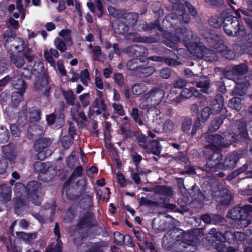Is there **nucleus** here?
<instances>
[{"mask_svg":"<svg viewBox=\"0 0 252 252\" xmlns=\"http://www.w3.org/2000/svg\"><path fill=\"white\" fill-rule=\"evenodd\" d=\"M176 33L180 34L181 37L174 35L171 33H165L164 37L165 39L163 42L167 46L174 48L176 44L179 42L180 38H182L185 41L186 45L189 52L192 54H195L198 58L204 57L206 60L214 62L218 60L217 53H220L226 59H234L235 55L234 53L228 49L224 45L222 44L219 37L215 34L214 31L209 33V36H206L207 41L210 44L212 49L206 48H201V47L195 45L194 48L187 42L192 37V32L184 28L175 29Z\"/></svg>","mask_w":252,"mask_h":252,"instance_id":"obj_1","label":"nucleus"},{"mask_svg":"<svg viewBox=\"0 0 252 252\" xmlns=\"http://www.w3.org/2000/svg\"><path fill=\"white\" fill-rule=\"evenodd\" d=\"M235 129V132L225 131L222 136L219 134H211L206 137L208 145L206 146V150L212 149L211 151L218 149L220 147H226L237 140L246 139L248 137V133L245 124L241 121L236 122L234 126H231L232 129Z\"/></svg>","mask_w":252,"mask_h":252,"instance_id":"obj_2","label":"nucleus"},{"mask_svg":"<svg viewBox=\"0 0 252 252\" xmlns=\"http://www.w3.org/2000/svg\"><path fill=\"white\" fill-rule=\"evenodd\" d=\"M247 71V65L243 63L233 66L231 70L225 72L226 77L233 80L236 84V86L232 92L233 94L243 95L245 94L250 84L246 78L243 79L241 76L246 73Z\"/></svg>","mask_w":252,"mask_h":252,"instance_id":"obj_3","label":"nucleus"},{"mask_svg":"<svg viewBox=\"0 0 252 252\" xmlns=\"http://www.w3.org/2000/svg\"><path fill=\"white\" fill-rule=\"evenodd\" d=\"M252 205H246L243 207H236L230 210L227 217L236 220L238 227H246L252 220Z\"/></svg>","mask_w":252,"mask_h":252,"instance_id":"obj_4","label":"nucleus"},{"mask_svg":"<svg viewBox=\"0 0 252 252\" xmlns=\"http://www.w3.org/2000/svg\"><path fill=\"white\" fill-rule=\"evenodd\" d=\"M31 72L37 78L34 84L35 89L43 91L45 95H47L50 87L48 85V76L43 63L39 61L35 63L31 70Z\"/></svg>","mask_w":252,"mask_h":252,"instance_id":"obj_5","label":"nucleus"},{"mask_svg":"<svg viewBox=\"0 0 252 252\" xmlns=\"http://www.w3.org/2000/svg\"><path fill=\"white\" fill-rule=\"evenodd\" d=\"M223 29L225 32L230 36H237L240 34L244 36L245 32L243 31L244 28L241 25L237 18L229 15L225 17L223 21Z\"/></svg>","mask_w":252,"mask_h":252,"instance_id":"obj_6","label":"nucleus"},{"mask_svg":"<svg viewBox=\"0 0 252 252\" xmlns=\"http://www.w3.org/2000/svg\"><path fill=\"white\" fill-rule=\"evenodd\" d=\"M204 155L208 158V160L206 164V170L207 172H213L218 169H223V164L220 162L222 159L221 153L219 152H209L204 151Z\"/></svg>","mask_w":252,"mask_h":252,"instance_id":"obj_7","label":"nucleus"},{"mask_svg":"<svg viewBox=\"0 0 252 252\" xmlns=\"http://www.w3.org/2000/svg\"><path fill=\"white\" fill-rule=\"evenodd\" d=\"M26 189L32 202L36 205H39L43 193V189L40 184L37 181H32L28 183Z\"/></svg>","mask_w":252,"mask_h":252,"instance_id":"obj_8","label":"nucleus"},{"mask_svg":"<svg viewBox=\"0 0 252 252\" xmlns=\"http://www.w3.org/2000/svg\"><path fill=\"white\" fill-rule=\"evenodd\" d=\"M185 7L183 4H179V8L176 9L175 14H172L171 15L166 17V21L171 23L172 27L173 25H176L180 21V18L179 16H182L183 21L188 23L190 21V18L188 14L184 12Z\"/></svg>","mask_w":252,"mask_h":252,"instance_id":"obj_9","label":"nucleus"},{"mask_svg":"<svg viewBox=\"0 0 252 252\" xmlns=\"http://www.w3.org/2000/svg\"><path fill=\"white\" fill-rule=\"evenodd\" d=\"M5 47L12 52H21L25 48L24 41L20 37H8L5 44Z\"/></svg>","mask_w":252,"mask_h":252,"instance_id":"obj_10","label":"nucleus"},{"mask_svg":"<svg viewBox=\"0 0 252 252\" xmlns=\"http://www.w3.org/2000/svg\"><path fill=\"white\" fill-rule=\"evenodd\" d=\"M12 84L15 89L20 91L19 92H16L12 93L11 96L12 99L13 101H20L24 92L26 88L25 83L21 79H16V78H14Z\"/></svg>","mask_w":252,"mask_h":252,"instance_id":"obj_11","label":"nucleus"},{"mask_svg":"<svg viewBox=\"0 0 252 252\" xmlns=\"http://www.w3.org/2000/svg\"><path fill=\"white\" fill-rule=\"evenodd\" d=\"M125 52L129 56L135 57L146 56L148 54L146 48L138 45L129 46L125 50Z\"/></svg>","mask_w":252,"mask_h":252,"instance_id":"obj_12","label":"nucleus"},{"mask_svg":"<svg viewBox=\"0 0 252 252\" xmlns=\"http://www.w3.org/2000/svg\"><path fill=\"white\" fill-rule=\"evenodd\" d=\"M239 156L237 153L233 152L227 155L223 164V168L230 169L236 167Z\"/></svg>","mask_w":252,"mask_h":252,"instance_id":"obj_13","label":"nucleus"},{"mask_svg":"<svg viewBox=\"0 0 252 252\" xmlns=\"http://www.w3.org/2000/svg\"><path fill=\"white\" fill-rule=\"evenodd\" d=\"M51 144V141L47 138H41L35 142L34 147V149L38 152V157L39 158L43 154L42 150L48 147Z\"/></svg>","mask_w":252,"mask_h":252,"instance_id":"obj_14","label":"nucleus"},{"mask_svg":"<svg viewBox=\"0 0 252 252\" xmlns=\"http://www.w3.org/2000/svg\"><path fill=\"white\" fill-rule=\"evenodd\" d=\"M148 65L147 61H143V63L139 66V68L137 72H139V75L140 77H147L152 74L155 70V69L151 66H146Z\"/></svg>","mask_w":252,"mask_h":252,"instance_id":"obj_15","label":"nucleus"},{"mask_svg":"<svg viewBox=\"0 0 252 252\" xmlns=\"http://www.w3.org/2000/svg\"><path fill=\"white\" fill-rule=\"evenodd\" d=\"M0 200L6 203L10 200L11 198V190L10 187L6 185L0 186Z\"/></svg>","mask_w":252,"mask_h":252,"instance_id":"obj_16","label":"nucleus"},{"mask_svg":"<svg viewBox=\"0 0 252 252\" xmlns=\"http://www.w3.org/2000/svg\"><path fill=\"white\" fill-rule=\"evenodd\" d=\"M224 104L223 98L220 95H216L214 100L212 101V111L214 113H219L222 109Z\"/></svg>","mask_w":252,"mask_h":252,"instance_id":"obj_17","label":"nucleus"},{"mask_svg":"<svg viewBox=\"0 0 252 252\" xmlns=\"http://www.w3.org/2000/svg\"><path fill=\"white\" fill-rule=\"evenodd\" d=\"M127 25L122 18L117 22V24L113 26L114 32L118 34H125L128 30Z\"/></svg>","mask_w":252,"mask_h":252,"instance_id":"obj_18","label":"nucleus"},{"mask_svg":"<svg viewBox=\"0 0 252 252\" xmlns=\"http://www.w3.org/2000/svg\"><path fill=\"white\" fill-rule=\"evenodd\" d=\"M127 40H131L135 42H152L153 40L148 38L142 37L137 33H129L126 36Z\"/></svg>","mask_w":252,"mask_h":252,"instance_id":"obj_19","label":"nucleus"},{"mask_svg":"<svg viewBox=\"0 0 252 252\" xmlns=\"http://www.w3.org/2000/svg\"><path fill=\"white\" fill-rule=\"evenodd\" d=\"M18 238L23 240L26 243H29L35 240L37 237L36 233H26L24 232H16Z\"/></svg>","mask_w":252,"mask_h":252,"instance_id":"obj_20","label":"nucleus"},{"mask_svg":"<svg viewBox=\"0 0 252 252\" xmlns=\"http://www.w3.org/2000/svg\"><path fill=\"white\" fill-rule=\"evenodd\" d=\"M121 18L128 26L130 27L136 23L138 19V14L135 13H126L124 15V17Z\"/></svg>","mask_w":252,"mask_h":252,"instance_id":"obj_21","label":"nucleus"},{"mask_svg":"<svg viewBox=\"0 0 252 252\" xmlns=\"http://www.w3.org/2000/svg\"><path fill=\"white\" fill-rule=\"evenodd\" d=\"M2 151L5 156L9 160H13L16 157L14 147L12 145H7L3 146Z\"/></svg>","mask_w":252,"mask_h":252,"instance_id":"obj_22","label":"nucleus"},{"mask_svg":"<svg viewBox=\"0 0 252 252\" xmlns=\"http://www.w3.org/2000/svg\"><path fill=\"white\" fill-rule=\"evenodd\" d=\"M177 244H179L178 249L180 252H189V251L193 252L195 249L192 246L193 243L191 241H189L188 243L183 241L177 242Z\"/></svg>","mask_w":252,"mask_h":252,"instance_id":"obj_23","label":"nucleus"},{"mask_svg":"<svg viewBox=\"0 0 252 252\" xmlns=\"http://www.w3.org/2000/svg\"><path fill=\"white\" fill-rule=\"evenodd\" d=\"M94 105V108L96 109L95 112L97 114H101L106 109V106L104 104V100L100 96L95 100Z\"/></svg>","mask_w":252,"mask_h":252,"instance_id":"obj_24","label":"nucleus"},{"mask_svg":"<svg viewBox=\"0 0 252 252\" xmlns=\"http://www.w3.org/2000/svg\"><path fill=\"white\" fill-rule=\"evenodd\" d=\"M210 81L206 76L200 78L199 82L197 83V87L200 88V91L203 93H207L209 87Z\"/></svg>","mask_w":252,"mask_h":252,"instance_id":"obj_25","label":"nucleus"},{"mask_svg":"<svg viewBox=\"0 0 252 252\" xmlns=\"http://www.w3.org/2000/svg\"><path fill=\"white\" fill-rule=\"evenodd\" d=\"M182 97L186 98H190L193 95L195 96H199V94L196 91V89L193 87H190L189 89H184L181 93Z\"/></svg>","mask_w":252,"mask_h":252,"instance_id":"obj_26","label":"nucleus"},{"mask_svg":"<svg viewBox=\"0 0 252 252\" xmlns=\"http://www.w3.org/2000/svg\"><path fill=\"white\" fill-rule=\"evenodd\" d=\"M143 63V61L140 59H134L129 61L126 63L127 68L131 70H136L137 71L139 66Z\"/></svg>","mask_w":252,"mask_h":252,"instance_id":"obj_27","label":"nucleus"},{"mask_svg":"<svg viewBox=\"0 0 252 252\" xmlns=\"http://www.w3.org/2000/svg\"><path fill=\"white\" fill-rule=\"evenodd\" d=\"M30 120L31 123H36L40 119V112L38 109L32 108L30 110Z\"/></svg>","mask_w":252,"mask_h":252,"instance_id":"obj_28","label":"nucleus"},{"mask_svg":"<svg viewBox=\"0 0 252 252\" xmlns=\"http://www.w3.org/2000/svg\"><path fill=\"white\" fill-rule=\"evenodd\" d=\"M147 90V87L144 83H138L134 85L132 88L133 93L136 95H140Z\"/></svg>","mask_w":252,"mask_h":252,"instance_id":"obj_29","label":"nucleus"},{"mask_svg":"<svg viewBox=\"0 0 252 252\" xmlns=\"http://www.w3.org/2000/svg\"><path fill=\"white\" fill-rule=\"evenodd\" d=\"M59 35L63 38L67 45L71 46L72 45L73 42L69 30H63L59 32Z\"/></svg>","mask_w":252,"mask_h":252,"instance_id":"obj_30","label":"nucleus"},{"mask_svg":"<svg viewBox=\"0 0 252 252\" xmlns=\"http://www.w3.org/2000/svg\"><path fill=\"white\" fill-rule=\"evenodd\" d=\"M139 145L146 149L147 151L149 153H153L157 155L158 153V142L154 140L151 144V147H147L146 145L140 142Z\"/></svg>","mask_w":252,"mask_h":252,"instance_id":"obj_31","label":"nucleus"},{"mask_svg":"<svg viewBox=\"0 0 252 252\" xmlns=\"http://www.w3.org/2000/svg\"><path fill=\"white\" fill-rule=\"evenodd\" d=\"M48 167V165L46 163H42L41 161L35 162L33 164V167L35 171L42 174H47V169L45 168Z\"/></svg>","mask_w":252,"mask_h":252,"instance_id":"obj_32","label":"nucleus"},{"mask_svg":"<svg viewBox=\"0 0 252 252\" xmlns=\"http://www.w3.org/2000/svg\"><path fill=\"white\" fill-rule=\"evenodd\" d=\"M138 202L141 205L152 206L156 203L155 198H152V196L150 194L147 197H141L139 199Z\"/></svg>","mask_w":252,"mask_h":252,"instance_id":"obj_33","label":"nucleus"},{"mask_svg":"<svg viewBox=\"0 0 252 252\" xmlns=\"http://www.w3.org/2000/svg\"><path fill=\"white\" fill-rule=\"evenodd\" d=\"M241 99L239 97H234L229 102V106L233 109L238 111L241 108Z\"/></svg>","mask_w":252,"mask_h":252,"instance_id":"obj_34","label":"nucleus"},{"mask_svg":"<svg viewBox=\"0 0 252 252\" xmlns=\"http://www.w3.org/2000/svg\"><path fill=\"white\" fill-rule=\"evenodd\" d=\"M224 19L217 16L212 17L209 21V25L215 28L220 27L223 23Z\"/></svg>","mask_w":252,"mask_h":252,"instance_id":"obj_35","label":"nucleus"},{"mask_svg":"<svg viewBox=\"0 0 252 252\" xmlns=\"http://www.w3.org/2000/svg\"><path fill=\"white\" fill-rule=\"evenodd\" d=\"M64 97L68 104L73 105L75 101V95L73 92L70 90H67L63 92Z\"/></svg>","mask_w":252,"mask_h":252,"instance_id":"obj_36","label":"nucleus"},{"mask_svg":"<svg viewBox=\"0 0 252 252\" xmlns=\"http://www.w3.org/2000/svg\"><path fill=\"white\" fill-rule=\"evenodd\" d=\"M223 122L222 119L220 118H217L213 120L209 126V130L215 131L218 130Z\"/></svg>","mask_w":252,"mask_h":252,"instance_id":"obj_37","label":"nucleus"},{"mask_svg":"<svg viewBox=\"0 0 252 252\" xmlns=\"http://www.w3.org/2000/svg\"><path fill=\"white\" fill-rule=\"evenodd\" d=\"M80 79L84 85H88V82L90 80V76L87 69H85L81 71L80 73Z\"/></svg>","mask_w":252,"mask_h":252,"instance_id":"obj_38","label":"nucleus"},{"mask_svg":"<svg viewBox=\"0 0 252 252\" xmlns=\"http://www.w3.org/2000/svg\"><path fill=\"white\" fill-rule=\"evenodd\" d=\"M54 44L57 49L61 52H64L66 49V45L63 41L60 38H56L54 41Z\"/></svg>","mask_w":252,"mask_h":252,"instance_id":"obj_39","label":"nucleus"},{"mask_svg":"<svg viewBox=\"0 0 252 252\" xmlns=\"http://www.w3.org/2000/svg\"><path fill=\"white\" fill-rule=\"evenodd\" d=\"M112 107L114 109V113L120 116H123L125 115V111L124 108L122 105L117 103H113Z\"/></svg>","mask_w":252,"mask_h":252,"instance_id":"obj_40","label":"nucleus"},{"mask_svg":"<svg viewBox=\"0 0 252 252\" xmlns=\"http://www.w3.org/2000/svg\"><path fill=\"white\" fill-rule=\"evenodd\" d=\"M192 124L191 119L187 118L183 122L182 124V129L184 132H188L189 131Z\"/></svg>","mask_w":252,"mask_h":252,"instance_id":"obj_41","label":"nucleus"},{"mask_svg":"<svg viewBox=\"0 0 252 252\" xmlns=\"http://www.w3.org/2000/svg\"><path fill=\"white\" fill-rule=\"evenodd\" d=\"M212 113V110L209 107H205L201 112V119L202 122H205Z\"/></svg>","mask_w":252,"mask_h":252,"instance_id":"obj_42","label":"nucleus"},{"mask_svg":"<svg viewBox=\"0 0 252 252\" xmlns=\"http://www.w3.org/2000/svg\"><path fill=\"white\" fill-rule=\"evenodd\" d=\"M161 194L166 196L173 194V190L170 187L161 186L158 187V194Z\"/></svg>","mask_w":252,"mask_h":252,"instance_id":"obj_43","label":"nucleus"},{"mask_svg":"<svg viewBox=\"0 0 252 252\" xmlns=\"http://www.w3.org/2000/svg\"><path fill=\"white\" fill-rule=\"evenodd\" d=\"M223 193L225 194L224 196H221L220 201L221 202L222 204L224 205H228L230 203L231 200L232 199V195L230 193H229L227 190H224Z\"/></svg>","mask_w":252,"mask_h":252,"instance_id":"obj_44","label":"nucleus"},{"mask_svg":"<svg viewBox=\"0 0 252 252\" xmlns=\"http://www.w3.org/2000/svg\"><path fill=\"white\" fill-rule=\"evenodd\" d=\"M44 56L46 60L50 63V65L53 67L55 66V61L53 59L50 51L45 50L44 51Z\"/></svg>","mask_w":252,"mask_h":252,"instance_id":"obj_45","label":"nucleus"},{"mask_svg":"<svg viewBox=\"0 0 252 252\" xmlns=\"http://www.w3.org/2000/svg\"><path fill=\"white\" fill-rule=\"evenodd\" d=\"M130 115L136 123L139 126L142 125V121L139 119L138 110L137 108H132Z\"/></svg>","mask_w":252,"mask_h":252,"instance_id":"obj_46","label":"nucleus"},{"mask_svg":"<svg viewBox=\"0 0 252 252\" xmlns=\"http://www.w3.org/2000/svg\"><path fill=\"white\" fill-rule=\"evenodd\" d=\"M234 233H232L230 231H226L223 235H222V241H228L229 243L234 242Z\"/></svg>","mask_w":252,"mask_h":252,"instance_id":"obj_47","label":"nucleus"},{"mask_svg":"<svg viewBox=\"0 0 252 252\" xmlns=\"http://www.w3.org/2000/svg\"><path fill=\"white\" fill-rule=\"evenodd\" d=\"M89 93H85L79 96V99L84 106H87L89 104Z\"/></svg>","mask_w":252,"mask_h":252,"instance_id":"obj_48","label":"nucleus"},{"mask_svg":"<svg viewBox=\"0 0 252 252\" xmlns=\"http://www.w3.org/2000/svg\"><path fill=\"white\" fill-rule=\"evenodd\" d=\"M115 242L118 245H123L124 243L125 236L118 232L114 233Z\"/></svg>","mask_w":252,"mask_h":252,"instance_id":"obj_49","label":"nucleus"},{"mask_svg":"<svg viewBox=\"0 0 252 252\" xmlns=\"http://www.w3.org/2000/svg\"><path fill=\"white\" fill-rule=\"evenodd\" d=\"M174 128V124L173 122L170 120H167L164 123L163 129L165 132L172 131Z\"/></svg>","mask_w":252,"mask_h":252,"instance_id":"obj_50","label":"nucleus"},{"mask_svg":"<svg viewBox=\"0 0 252 252\" xmlns=\"http://www.w3.org/2000/svg\"><path fill=\"white\" fill-rule=\"evenodd\" d=\"M12 62L18 67H21L24 64V59L23 57L16 56L11 57Z\"/></svg>","mask_w":252,"mask_h":252,"instance_id":"obj_51","label":"nucleus"},{"mask_svg":"<svg viewBox=\"0 0 252 252\" xmlns=\"http://www.w3.org/2000/svg\"><path fill=\"white\" fill-rule=\"evenodd\" d=\"M248 168V166L246 164L244 165L242 167L239 168L238 170H236L234 171H233L232 174L228 177L229 179L230 180H231L233 178H234L235 176L238 175L240 173H243V172L245 171Z\"/></svg>","mask_w":252,"mask_h":252,"instance_id":"obj_52","label":"nucleus"},{"mask_svg":"<svg viewBox=\"0 0 252 252\" xmlns=\"http://www.w3.org/2000/svg\"><path fill=\"white\" fill-rule=\"evenodd\" d=\"M129 120L127 117H125L123 119V124L120 126V131L124 133L129 127Z\"/></svg>","mask_w":252,"mask_h":252,"instance_id":"obj_53","label":"nucleus"},{"mask_svg":"<svg viewBox=\"0 0 252 252\" xmlns=\"http://www.w3.org/2000/svg\"><path fill=\"white\" fill-rule=\"evenodd\" d=\"M209 233L213 235L215 238H216L219 241H222V234L221 232L217 231L216 229L215 228H212Z\"/></svg>","mask_w":252,"mask_h":252,"instance_id":"obj_54","label":"nucleus"},{"mask_svg":"<svg viewBox=\"0 0 252 252\" xmlns=\"http://www.w3.org/2000/svg\"><path fill=\"white\" fill-rule=\"evenodd\" d=\"M187 84V82L185 80L183 79H178L176 80L173 83V86L176 88H182L185 86Z\"/></svg>","mask_w":252,"mask_h":252,"instance_id":"obj_55","label":"nucleus"},{"mask_svg":"<svg viewBox=\"0 0 252 252\" xmlns=\"http://www.w3.org/2000/svg\"><path fill=\"white\" fill-rule=\"evenodd\" d=\"M8 162L6 159L1 158L0 160V174H4L7 167Z\"/></svg>","mask_w":252,"mask_h":252,"instance_id":"obj_56","label":"nucleus"},{"mask_svg":"<svg viewBox=\"0 0 252 252\" xmlns=\"http://www.w3.org/2000/svg\"><path fill=\"white\" fill-rule=\"evenodd\" d=\"M114 79L116 83L119 86H122L124 83V77L121 73H115Z\"/></svg>","mask_w":252,"mask_h":252,"instance_id":"obj_57","label":"nucleus"},{"mask_svg":"<svg viewBox=\"0 0 252 252\" xmlns=\"http://www.w3.org/2000/svg\"><path fill=\"white\" fill-rule=\"evenodd\" d=\"M62 144L64 149H68L71 145L70 138L67 136H63L62 139Z\"/></svg>","mask_w":252,"mask_h":252,"instance_id":"obj_58","label":"nucleus"},{"mask_svg":"<svg viewBox=\"0 0 252 252\" xmlns=\"http://www.w3.org/2000/svg\"><path fill=\"white\" fill-rule=\"evenodd\" d=\"M234 243L235 241H242L246 239V235L240 232H234Z\"/></svg>","mask_w":252,"mask_h":252,"instance_id":"obj_59","label":"nucleus"},{"mask_svg":"<svg viewBox=\"0 0 252 252\" xmlns=\"http://www.w3.org/2000/svg\"><path fill=\"white\" fill-rule=\"evenodd\" d=\"M25 190V188L23 184L20 183L16 184L14 189V191L15 193L18 194Z\"/></svg>","mask_w":252,"mask_h":252,"instance_id":"obj_60","label":"nucleus"},{"mask_svg":"<svg viewBox=\"0 0 252 252\" xmlns=\"http://www.w3.org/2000/svg\"><path fill=\"white\" fill-rule=\"evenodd\" d=\"M10 130L13 136L15 137H18L19 136L20 131L19 129L16 125L13 124L10 126Z\"/></svg>","mask_w":252,"mask_h":252,"instance_id":"obj_61","label":"nucleus"},{"mask_svg":"<svg viewBox=\"0 0 252 252\" xmlns=\"http://www.w3.org/2000/svg\"><path fill=\"white\" fill-rule=\"evenodd\" d=\"M95 87L100 89L102 90L103 89V83L101 78L99 77H96L95 78L94 82Z\"/></svg>","mask_w":252,"mask_h":252,"instance_id":"obj_62","label":"nucleus"},{"mask_svg":"<svg viewBox=\"0 0 252 252\" xmlns=\"http://www.w3.org/2000/svg\"><path fill=\"white\" fill-rule=\"evenodd\" d=\"M200 126V121L199 119H197L194 122L191 130L192 135H194L196 134L197 130L199 128Z\"/></svg>","mask_w":252,"mask_h":252,"instance_id":"obj_63","label":"nucleus"},{"mask_svg":"<svg viewBox=\"0 0 252 252\" xmlns=\"http://www.w3.org/2000/svg\"><path fill=\"white\" fill-rule=\"evenodd\" d=\"M57 244L54 249H53V252H61L62 250V243L59 239H57Z\"/></svg>","mask_w":252,"mask_h":252,"instance_id":"obj_64","label":"nucleus"}]
</instances>
